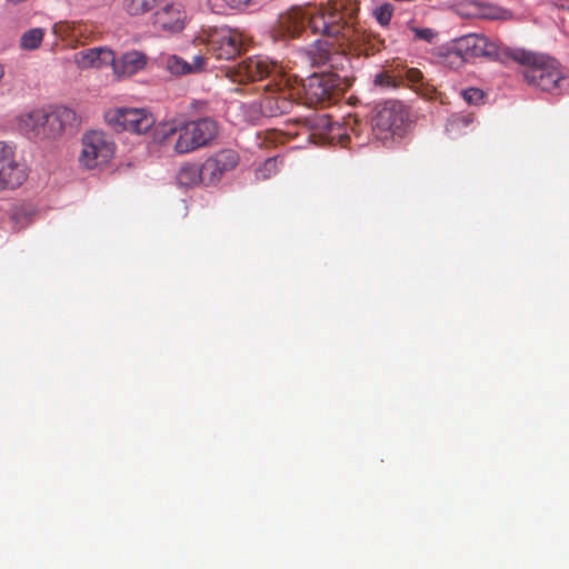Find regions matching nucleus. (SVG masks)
I'll return each instance as SVG.
<instances>
[{
  "mask_svg": "<svg viewBox=\"0 0 569 569\" xmlns=\"http://www.w3.org/2000/svg\"><path fill=\"white\" fill-rule=\"evenodd\" d=\"M309 27L312 33L339 38L345 31L343 14L338 8L292 7L282 12L273 29V38L289 40L298 38Z\"/></svg>",
  "mask_w": 569,
  "mask_h": 569,
  "instance_id": "nucleus-2",
  "label": "nucleus"
},
{
  "mask_svg": "<svg viewBox=\"0 0 569 569\" xmlns=\"http://www.w3.org/2000/svg\"><path fill=\"white\" fill-rule=\"evenodd\" d=\"M480 48V57L498 59L500 56V47L496 42L489 40L486 36L482 34Z\"/></svg>",
  "mask_w": 569,
  "mask_h": 569,
  "instance_id": "nucleus-25",
  "label": "nucleus"
},
{
  "mask_svg": "<svg viewBox=\"0 0 569 569\" xmlns=\"http://www.w3.org/2000/svg\"><path fill=\"white\" fill-rule=\"evenodd\" d=\"M44 37V29L32 28L26 31L20 39V46L24 50H34L39 48Z\"/></svg>",
  "mask_w": 569,
  "mask_h": 569,
  "instance_id": "nucleus-24",
  "label": "nucleus"
},
{
  "mask_svg": "<svg viewBox=\"0 0 569 569\" xmlns=\"http://www.w3.org/2000/svg\"><path fill=\"white\" fill-rule=\"evenodd\" d=\"M46 110L37 109L30 111L20 118V126L23 130L33 134L37 138H44L46 131Z\"/></svg>",
  "mask_w": 569,
  "mask_h": 569,
  "instance_id": "nucleus-18",
  "label": "nucleus"
},
{
  "mask_svg": "<svg viewBox=\"0 0 569 569\" xmlns=\"http://www.w3.org/2000/svg\"><path fill=\"white\" fill-rule=\"evenodd\" d=\"M76 121V113L72 109L61 106L52 111H46L44 138L51 139L60 136L67 127L72 126Z\"/></svg>",
  "mask_w": 569,
  "mask_h": 569,
  "instance_id": "nucleus-15",
  "label": "nucleus"
},
{
  "mask_svg": "<svg viewBox=\"0 0 569 569\" xmlns=\"http://www.w3.org/2000/svg\"><path fill=\"white\" fill-rule=\"evenodd\" d=\"M107 123L116 131H129L142 134L154 124V118L144 109L121 108L109 110L104 114Z\"/></svg>",
  "mask_w": 569,
  "mask_h": 569,
  "instance_id": "nucleus-8",
  "label": "nucleus"
},
{
  "mask_svg": "<svg viewBox=\"0 0 569 569\" xmlns=\"http://www.w3.org/2000/svg\"><path fill=\"white\" fill-rule=\"evenodd\" d=\"M177 182L181 187L190 188L198 183L206 184V177L203 174V164L198 167L193 163H184L181 166L177 173Z\"/></svg>",
  "mask_w": 569,
  "mask_h": 569,
  "instance_id": "nucleus-19",
  "label": "nucleus"
},
{
  "mask_svg": "<svg viewBox=\"0 0 569 569\" xmlns=\"http://www.w3.org/2000/svg\"><path fill=\"white\" fill-rule=\"evenodd\" d=\"M27 177L24 164L14 158L13 147L0 141V190L21 186Z\"/></svg>",
  "mask_w": 569,
  "mask_h": 569,
  "instance_id": "nucleus-10",
  "label": "nucleus"
},
{
  "mask_svg": "<svg viewBox=\"0 0 569 569\" xmlns=\"http://www.w3.org/2000/svg\"><path fill=\"white\" fill-rule=\"evenodd\" d=\"M252 3V0H209V4L217 13H226L228 11L243 12Z\"/></svg>",
  "mask_w": 569,
  "mask_h": 569,
  "instance_id": "nucleus-21",
  "label": "nucleus"
},
{
  "mask_svg": "<svg viewBox=\"0 0 569 569\" xmlns=\"http://www.w3.org/2000/svg\"><path fill=\"white\" fill-rule=\"evenodd\" d=\"M375 84L380 87H395L393 79L389 74L383 72L376 74Z\"/></svg>",
  "mask_w": 569,
  "mask_h": 569,
  "instance_id": "nucleus-31",
  "label": "nucleus"
},
{
  "mask_svg": "<svg viewBox=\"0 0 569 569\" xmlns=\"http://www.w3.org/2000/svg\"><path fill=\"white\" fill-rule=\"evenodd\" d=\"M277 169V159L276 158H269L264 161L262 168L259 169V174L262 178H269L272 172H274Z\"/></svg>",
  "mask_w": 569,
  "mask_h": 569,
  "instance_id": "nucleus-29",
  "label": "nucleus"
},
{
  "mask_svg": "<svg viewBox=\"0 0 569 569\" xmlns=\"http://www.w3.org/2000/svg\"><path fill=\"white\" fill-rule=\"evenodd\" d=\"M79 162L87 169L107 166L114 156L116 144L103 131L90 130L82 136Z\"/></svg>",
  "mask_w": 569,
  "mask_h": 569,
  "instance_id": "nucleus-6",
  "label": "nucleus"
},
{
  "mask_svg": "<svg viewBox=\"0 0 569 569\" xmlns=\"http://www.w3.org/2000/svg\"><path fill=\"white\" fill-rule=\"evenodd\" d=\"M422 78L423 76L418 69H409L406 71V79L413 84L421 82Z\"/></svg>",
  "mask_w": 569,
  "mask_h": 569,
  "instance_id": "nucleus-33",
  "label": "nucleus"
},
{
  "mask_svg": "<svg viewBox=\"0 0 569 569\" xmlns=\"http://www.w3.org/2000/svg\"><path fill=\"white\" fill-rule=\"evenodd\" d=\"M239 154L233 149H222L203 162L206 184H216L224 173L233 170L239 163Z\"/></svg>",
  "mask_w": 569,
  "mask_h": 569,
  "instance_id": "nucleus-11",
  "label": "nucleus"
},
{
  "mask_svg": "<svg viewBox=\"0 0 569 569\" xmlns=\"http://www.w3.org/2000/svg\"><path fill=\"white\" fill-rule=\"evenodd\" d=\"M393 14V6L390 3H383L373 10V17L380 26L386 27L390 23Z\"/></svg>",
  "mask_w": 569,
  "mask_h": 569,
  "instance_id": "nucleus-26",
  "label": "nucleus"
},
{
  "mask_svg": "<svg viewBox=\"0 0 569 569\" xmlns=\"http://www.w3.org/2000/svg\"><path fill=\"white\" fill-rule=\"evenodd\" d=\"M515 61L523 66V78L542 91L557 92L563 79L558 61L547 54L520 50L512 54Z\"/></svg>",
  "mask_w": 569,
  "mask_h": 569,
  "instance_id": "nucleus-3",
  "label": "nucleus"
},
{
  "mask_svg": "<svg viewBox=\"0 0 569 569\" xmlns=\"http://www.w3.org/2000/svg\"><path fill=\"white\" fill-rule=\"evenodd\" d=\"M306 57L313 67H329L339 69L342 67L346 57L336 50L332 42L328 40H316L306 49Z\"/></svg>",
  "mask_w": 569,
  "mask_h": 569,
  "instance_id": "nucleus-12",
  "label": "nucleus"
},
{
  "mask_svg": "<svg viewBox=\"0 0 569 569\" xmlns=\"http://www.w3.org/2000/svg\"><path fill=\"white\" fill-rule=\"evenodd\" d=\"M163 63L171 74L183 76L191 73L190 62L176 54L166 57Z\"/></svg>",
  "mask_w": 569,
  "mask_h": 569,
  "instance_id": "nucleus-23",
  "label": "nucleus"
},
{
  "mask_svg": "<svg viewBox=\"0 0 569 569\" xmlns=\"http://www.w3.org/2000/svg\"><path fill=\"white\" fill-rule=\"evenodd\" d=\"M481 34L470 33L456 40L453 54L467 61L480 57Z\"/></svg>",
  "mask_w": 569,
  "mask_h": 569,
  "instance_id": "nucleus-17",
  "label": "nucleus"
},
{
  "mask_svg": "<svg viewBox=\"0 0 569 569\" xmlns=\"http://www.w3.org/2000/svg\"><path fill=\"white\" fill-rule=\"evenodd\" d=\"M226 74L232 82L247 83L270 79L262 88L267 94L261 99V113L266 117H278L289 113L293 108L291 91L287 88L281 68L268 57L253 56L237 66L228 68Z\"/></svg>",
  "mask_w": 569,
  "mask_h": 569,
  "instance_id": "nucleus-1",
  "label": "nucleus"
},
{
  "mask_svg": "<svg viewBox=\"0 0 569 569\" xmlns=\"http://www.w3.org/2000/svg\"><path fill=\"white\" fill-rule=\"evenodd\" d=\"M412 32L415 33V39L416 40H422V41H426L428 43H433L437 36H438V32L431 28H416V27H412L411 28Z\"/></svg>",
  "mask_w": 569,
  "mask_h": 569,
  "instance_id": "nucleus-27",
  "label": "nucleus"
},
{
  "mask_svg": "<svg viewBox=\"0 0 569 569\" xmlns=\"http://www.w3.org/2000/svg\"><path fill=\"white\" fill-rule=\"evenodd\" d=\"M186 12L181 3L170 2L156 11L153 23L157 28L169 33H177L183 30Z\"/></svg>",
  "mask_w": 569,
  "mask_h": 569,
  "instance_id": "nucleus-13",
  "label": "nucleus"
},
{
  "mask_svg": "<svg viewBox=\"0 0 569 569\" xmlns=\"http://www.w3.org/2000/svg\"><path fill=\"white\" fill-rule=\"evenodd\" d=\"M341 79L337 73L326 72L310 76L302 84L309 104L329 101L341 91Z\"/></svg>",
  "mask_w": 569,
  "mask_h": 569,
  "instance_id": "nucleus-9",
  "label": "nucleus"
},
{
  "mask_svg": "<svg viewBox=\"0 0 569 569\" xmlns=\"http://www.w3.org/2000/svg\"><path fill=\"white\" fill-rule=\"evenodd\" d=\"M317 126L321 127L322 129L329 130L331 124H330L329 119L326 116H321L318 118Z\"/></svg>",
  "mask_w": 569,
  "mask_h": 569,
  "instance_id": "nucleus-34",
  "label": "nucleus"
},
{
  "mask_svg": "<svg viewBox=\"0 0 569 569\" xmlns=\"http://www.w3.org/2000/svg\"><path fill=\"white\" fill-rule=\"evenodd\" d=\"M470 123V120L466 116L455 114L450 118L448 123V131H452L459 127H467Z\"/></svg>",
  "mask_w": 569,
  "mask_h": 569,
  "instance_id": "nucleus-30",
  "label": "nucleus"
},
{
  "mask_svg": "<svg viewBox=\"0 0 569 569\" xmlns=\"http://www.w3.org/2000/svg\"><path fill=\"white\" fill-rule=\"evenodd\" d=\"M147 64V58L142 52L129 51L116 58L113 53V61L111 62L113 74L117 78L131 77L142 70Z\"/></svg>",
  "mask_w": 569,
  "mask_h": 569,
  "instance_id": "nucleus-16",
  "label": "nucleus"
},
{
  "mask_svg": "<svg viewBox=\"0 0 569 569\" xmlns=\"http://www.w3.org/2000/svg\"><path fill=\"white\" fill-rule=\"evenodd\" d=\"M163 0H123V8L130 16H142Z\"/></svg>",
  "mask_w": 569,
  "mask_h": 569,
  "instance_id": "nucleus-22",
  "label": "nucleus"
},
{
  "mask_svg": "<svg viewBox=\"0 0 569 569\" xmlns=\"http://www.w3.org/2000/svg\"><path fill=\"white\" fill-rule=\"evenodd\" d=\"M206 66V58L201 54H197L193 57L192 62H190L191 73L199 72L203 70Z\"/></svg>",
  "mask_w": 569,
  "mask_h": 569,
  "instance_id": "nucleus-32",
  "label": "nucleus"
},
{
  "mask_svg": "<svg viewBox=\"0 0 569 569\" xmlns=\"http://www.w3.org/2000/svg\"><path fill=\"white\" fill-rule=\"evenodd\" d=\"M462 97L468 103L477 104L483 99V92L477 88H468L462 91Z\"/></svg>",
  "mask_w": 569,
  "mask_h": 569,
  "instance_id": "nucleus-28",
  "label": "nucleus"
},
{
  "mask_svg": "<svg viewBox=\"0 0 569 569\" xmlns=\"http://www.w3.org/2000/svg\"><path fill=\"white\" fill-rule=\"evenodd\" d=\"M207 48L218 60H232L244 48L243 36L238 29L228 26L213 28L208 32Z\"/></svg>",
  "mask_w": 569,
  "mask_h": 569,
  "instance_id": "nucleus-7",
  "label": "nucleus"
},
{
  "mask_svg": "<svg viewBox=\"0 0 569 569\" xmlns=\"http://www.w3.org/2000/svg\"><path fill=\"white\" fill-rule=\"evenodd\" d=\"M408 121L409 113L401 102L396 100L385 101L376 107L371 120L372 133L381 141H386L393 136H402Z\"/></svg>",
  "mask_w": 569,
  "mask_h": 569,
  "instance_id": "nucleus-5",
  "label": "nucleus"
},
{
  "mask_svg": "<svg viewBox=\"0 0 569 569\" xmlns=\"http://www.w3.org/2000/svg\"><path fill=\"white\" fill-rule=\"evenodd\" d=\"M73 61L79 69H102L111 66L113 51L108 47H96L74 53Z\"/></svg>",
  "mask_w": 569,
  "mask_h": 569,
  "instance_id": "nucleus-14",
  "label": "nucleus"
},
{
  "mask_svg": "<svg viewBox=\"0 0 569 569\" xmlns=\"http://www.w3.org/2000/svg\"><path fill=\"white\" fill-rule=\"evenodd\" d=\"M501 12V14H498V13H489L488 17L491 18V19H500V18H503V14L506 13V11H502V10H499Z\"/></svg>",
  "mask_w": 569,
  "mask_h": 569,
  "instance_id": "nucleus-35",
  "label": "nucleus"
},
{
  "mask_svg": "<svg viewBox=\"0 0 569 569\" xmlns=\"http://www.w3.org/2000/svg\"><path fill=\"white\" fill-rule=\"evenodd\" d=\"M219 133L216 120L209 117L180 122V134L173 144L177 154H186L209 146Z\"/></svg>",
  "mask_w": 569,
  "mask_h": 569,
  "instance_id": "nucleus-4",
  "label": "nucleus"
},
{
  "mask_svg": "<svg viewBox=\"0 0 569 569\" xmlns=\"http://www.w3.org/2000/svg\"><path fill=\"white\" fill-rule=\"evenodd\" d=\"M180 134V123L163 122L158 124L152 132V139L160 146H167L171 140Z\"/></svg>",
  "mask_w": 569,
  "mask_h": 569,
  "instance_id": "nucleus-20",
  "label": "nucleus"
}]
</instances>
